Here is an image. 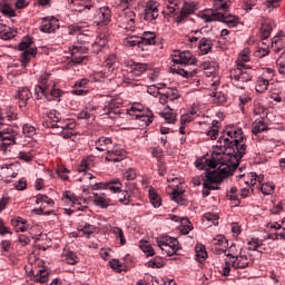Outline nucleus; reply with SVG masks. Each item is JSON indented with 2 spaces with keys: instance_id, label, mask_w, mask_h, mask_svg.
I'll list each match as a JSON object with an SVG mask.
<instances>
[{
  "instance_id": "9b49d317",
  "label": "nucleus",
  "mask_w": 285,
  "mask_h": 285,
  "mask_svg": "<svg viewBox=\"0 0 285 285\" xmlns=\"http://www.w3.org/2000/svg\"><path fill=\"white\" fill-rule=\"evenodd\" d=\"M115 63H117V56L110 55L105 65L102 66V69L100 71V77H110L111 72H115Z\"/></svg>"
},
{
  "instance_id": "f704fd0d",
  "label": "nucleus",
  "mask_w": 285,
  "mask_h": 285,
  "mask_svg": "<svg viewBox=\"0 0 285 285\" xmlns=\"http://www.w3.org/2000/svg\"><path fill=\"white\" fill-rule=\"evenodd\" d=\"M107 190H110L111 193H121V183L119 179H111L109 183H107Z\"/></svg>"
},
{
  "instance_id": "72a5a7b5",
  "label": "nucleus",
  "mask_w": 285,
  "mask_h": 285,
  "mask_svg": "<svg viewBox=\"0 0 285 285\" xmlns=\"http://www.w3.org/2000/svg\"><path fill=\"white\" fill-rule=\"evenodd\" d=\"M0 12L4 14L6 17H16L17 14L14 13V10L9 7L3 0L0 2Z\"/></svg>"
},
{
  "instance_id": "2eb2a0df",
  "label": "nucleus",
  "mask_w": 285,
  "mask_h": 285,
  "mask_svg": "<svg viewBox=\"0 0 285 285\" xmlns=\"http://www.w3.org/2000/svg\"><path fill=\"white\" fill-rule=\"evenodd\" d=\"M125 158H126V151L116 149V150L107 151L106 160L114 161V164H117L119 161H124Z\"/></svg>"
},
{
  "instance_id": "ea45409f",
  "label": "nucleus",
  "mask_w": 285,
  "mask_h": 285,
  "mask_svg": "<svg viewBox=\"0 0 285 285\" xmlns=\"http://www.w3.org/2000/svg\"><path fill=\"white\" fill-rule=\"evenodd\" d=\"M212 97L214 104H224V101H226V95H224L222 91H218L217 89L212 92Z\"/></svg>"
},
{
  "instance_id": "79ce46f5",
  "label": "nucleus",
  "mask_w": 285,
  "mask_h": 285,
  "mask_svg": "<svg viewBox=\"0 0 285 285\" xmlns=\"http://www.w3.org/2000/svg\"><path fill=\"white\" fill-rule=\"evenodd\" d=\"M258 52L261 57H266V55L271 52V48L268 47V40L262 39V42L258 45Z\"/></svg>"
},
{
  "instance_id": "7c9ffc66",
  "label": "nucleus",
  "mask_w": 285,
  "mask_h": 285,
  "mask_svg": "<svg viewBox=\"0 0 285 285\" xmlns=\"http://www.w3.org/2000/svg\"><path fill=\"white\" fill-rule=\"evenodd\" d=\"M271 32H273V24L263 23L261 26V38L263 41H266V39H268V37H271Z\"/></svg>"
},
{
  "instance_id": "4468645a",
  "label": "nucleus",
  "mask_w": 285,
  "mask_h": 285,
  "mask_svg": "<svg viewBox=\"0 0 285 285\" xmlns=\"http://www.w3.org/2000/svg\"><path fill=\"white\" fill-rule=\"evenodd\" d=\"M36 204H40V208L33 209V212H36V215H39V213H43V210H46V206H55V200L46 195H39Z\"/></svg>"
},
{
  "instance_id": "338daca9",
  "label": "nucleus",
  "mask_w": 285,
  "mask_h": 285,
  "mask_svg": "<svg viewBox=\"0 0 285 285\" xmlns=\"http://www.w3.org/2000/svg\"><path fill=\"white\" fill-rule=\"evenodd\" d=\"M109 264L114 271L121 273V262L119 259H112Z\"/></svg>"
},
{
  "instance_id": "393cba45",
  "label": "nucleus",
  "mask_w": 285,
  "mask_h": 285,
  "mask_svg": "<svg viewBox=\"0 0 285 285\" xmlns=\"http://www.w3.org/2000/svg\"><path fill=\"white\" fill-rule=\"evenodd\" d=\"M250 61V50L249 49H244L236 61V68H244V63H248Z\"/></svg>"
},
{
  "instance_id": "0e129e2a",
  "label": "nucleus",
  "mask_w": 285,
  "mask_h": 285,
  "mask_svg": "<svg viewBox=\"0 0 285 285\" xmlns=\"http://www.w3.org/2000/svg\"><path fill=\"white\" fill-rule=\"evenodd\" d=\"M94 230H95V227H94L92 225H90V224H86V225L82 227V229H81V232L83 233V235L87 236V239H90V235H92Z\"/></svg>"
},
{
  "instance_id": "13d9d810",
  "label": "nucleus",
  "mask_w": 285,
  "mask_h": 285,
  "mask_svg": "<svg viewBox=\"0 0 285 285\" xmlns=\"http://www.w3.org/2000/svg\"><path fill=\"white\" fill-rule=\"evenodd\" d=\"M100 19H102V23H108L110 21V10L107 8L100 9Z\"/></svg>"
},
{
  "instance_id": "ddd939ff",
  "label": "nucleus",
  "mask_w": 285,
  "mask_h": 285,
  "mask_svg": "<svg viewBox=\"0 0 285 285\" xmlns=\"http://www.w3.org/2000/svg\"><path fill=\"white\" fill-rule=\"evenodd\" d=\"M122 28L126 30H135V11L126 10L124 17L121 18Z\"/></svg>"
},
{
  "instance_id": "cd10ccee",
  "label": "nucleus",
  "mask_w": 285,
  "mask_h": 285,
  "mask_svg": "<svg viewBox=\"0 0 285 285\" xmlns=\"http://www.w3.org/2000/svg\"><path fill=\"white\" fill-rule=\"evenodd\" d=\"M248 250H257L258 253H264L266 250V247H264V243H259V238H252L248 242Z\"/></svg>"
},
{
  "instance_id": "dca6fc26",
  "label": "nucleus",
  "mask_w": 285,
  "mask_h": 285,
  "mask_svg": "<svg viewBox=\"0 0 285 285\" xmlns=\"http://www.w3.org/2000/svg\"><path fill=\"white\" fill-rule=\"evenodd\" d=\"M232 266L233 268H248V266H250V257L240 254L234 258Z\"/></svg>"
},
{
  "instance_id": "f8f14e48",
  "label": "nucleus",
  "mask_w": 285,
  "mask_h": 285,
  "mask_svg": "<svg viewBox=\"0 0 285 285\" xmlns=\"http://www.w3.org/2000/svg\"><path fill=\"white\" fill-rule=\"evenodd\" d=\"M159 17V9H157V2L150 0L145 7L146 21H155Z\"/></svg>"
},
{
  "instance_id": "69168bd1",
  "label": "nucleus",
  "mask_w": 285,
  "mask_h": 285,
  "mask_svg": "<svg viewBox=\"0 0 285 285\" xmlns=\"http://www.w3.org/2000/svg\"><path fill=\"white\" fill-rule=\"evenodd\" d=\"M19 159H21L22 161H27V164H28V163L32 161V159H35V157L30 153L20 151Z\"/></svg>"
},
{
  "instance_id": "de8ad7c7",
  "label": "nucleus",
  "mask_w": 285,
  "mask_h": 285,
  "mask_svg": "<svg viewBox=\"0 0 285 285\" xmlns=\"http://www.w3.org/2000/svg\"><path fill=\"white\" fill-rule=\"evenodd\" d=\"M63 256H65L67 264H71L72 266H75V264H77V254H75L73 252H71V250L65 252Z\"/></svg>"
},
{
  "instance_id": "a18cd8bd",
  "label": "nucleus",
  "mask_w": 285,
  "mask_h": 285,
  "mask_svg": "<svg viewBox=\"0 0 285 285\" xmlns=\"http://www.w3.org/2000/svg\"><path fill=\"white\" fill-rule=\"evenodd\" d=\"M63 132H62V137L65 139H70V137H72V128H75V124L70 122V124H67L65 126L61 127Z\"/></svg>"
},
{
  "instance_id": "e2e57ef3",
  "label": "nucleus",
  "mask_w": 285,
  "mask_h": 285,
  "mask_svg": "<svg viewBox=\"0 0 285 285\" xmlns=\"http://www.w3.org/2000/svg\"><path fill=\"white\" fill-rule=\"evenodd\" d=\"M14 32L10 31V28H4L2 35H0V39L8 41V39H13Z\"/></svg>"
},
{
  "instance_id": "2f4dec72",
  "label": "nucleus",
  "mask_w": 285,
  "mask_h": 285,
  "mask_svg": "<svg viewBox=\"0 0 285 285\" xmlns=\"http://www.w3.org/2000/svg\"><path fill=\"white\" fill-rule=\"evenodd\" d=\"M171 70L176 72L177 75H180V77H194L197 75V70L190 71L188 69H184L180 67H176L175 65L171 66Z\"/></svg>"
},
{
  "instance_id": "4c0bfd02",
  "label": "nucleus",
  "mask_w": 285,
  "mask_h": 285,
  "mask_svg": "<svg viewBox=\"0 0 285 285\" xmlns=\"http://www.w3.org/2000/svg\"><path fill=\"white\" fill-rule=\"evenodd\" d=\"M171 199H174V202H176V204H180V206H184V204L186 203V199H184V193L174 189L171 193Z\"/></svg>"
},
{
  "instance_id": "c9c22d12",
  "label": "nucleus",
  "mask_w": 285,
  "mask_h": 285,
  "mask_svg": "<svg viewBox=\"0 0 285 285\" xmlns=\"http://www.w3.org/2000/svg\"><path fill=\"white\" fill-rule=\"evenodd\" d=\"M140 248L142 253H146L147 257L155 256V249L153 248V245H150L148 242H140Z\"/></svg>"
},
{
  "instance_id": "4d7b16f0",
  "label": "nucleus",
  "mask_w": 285,
  "mask_h": 285,
  "mask_svg": "<svg viewBox=\"0 0 285 285\" xmlns=\"http://www.w3.org/2000/svg\"><path fill=\"white\" fill-rule=\"evenodd\" d=\"M48 97H49L48 101H52V99H57V98L61 97V90L55 89V88H51V89L49 88Z\"/></svg>"
},
{
  "instance_id": "3c124183",
  "label": "nucleus",
  "mask_w": 285,
  "mask_h": 285,
  "mask_svg": "<svg viewBox=\"0 0 285 285\" xmlns=\"http://www.w3.org/2000/svg\"><path fill=\"white\" fill-rule=\"evenodd\" d=\"M266 130V124L259 120L252 129L253 135H259V132H264Z\"/></svg>"
},
{
  "instance_id": "c756f323",
  "label": "nucleus",
  "mask_w": 285,
  "mask_h": 285,
  "mask_svg": "<svg viewBox=\"0 0 285 285\" xmlns=\"http://www.w3.org/2000/svg\"><path fill=\"white\" fill-rule=\"evenodd\" d=\"M155 39H157L155 33L145 32L144 37L140 38V46H155Z\"/></svg>"
},
{
  "instance_id": "5701e85b",
  "label": "nucleus",
  "mask_w": 285,
  "mask_h": 285,
  "mask_svg": "<svg viewBox=\"0 0 285 285\" xmlns=\"http://www.w3.org/2000/svg\"><path fill=\"white\" fill-rule=\"evenodd\" d=\"M285 48V37L284 36H275L272 39V50L275 52H282Z\"/></svg>"
},
{
  "instance_id": "7ed1b4c3",
  "label": "nucleus",
  "mask_w": 285,
  "mask_h": 285,
  "mask_svg": "<svg viewBox=\"0 0 285 285\" xmlns=\"http://www.w3.org/2000/svg\"><path fill=\"white\" fill-rule=\"evenodd\" d=\"M203 19L206 21V23H210L212 21H222L223 23H226L228 28H235L239 24V18L237 16L219 12H214L210 16L203 14Z\"/></svg>"
},
{
  "instance_id": "09e8293b",
  "label": "nucleus",
  "mask_w": 285,
  "mask_h": 285,
  "mask_svg": "<svg viewBox=\"0 0 285 285\" xmlns=\"http://www.w3.org/2000/svg\"><path fill=\"white\" fill-rule=\"evenodd\" d=\"M281 0H265V10L273 12V9L279 8Z\"/></svg>"
},
{
  "instance_id": "bf43d9fd",
  "label": "nucleus",
  "mask_w": 285,
  "mask_h": 285,
  "mask_svg": "<svg viewBox=\"0 0 285 285\" xmlns=\"http://www.w3.org/2000/svg\"><path fill=\"white\" fill-rule=\"evenodd\" d=\"M222 253H225V255L227 257H230L232 259H235L237 256L235 255V244H232L229 249H224V248H220L219 249Z\"/></svg>"
},
{
  "instance_id": "6e6d98bb",
  "label": "nucleus",
  "mask_w": 285,
  "mask_h": 285,
  "mask_svg": "<svg viewBox=\"0 0 285 285\" xmlns=\"http://www.w3.org/2000/svg\"><path fill=\"white\" fill-rule=\"evenodd\" d=\"M261 190L263 195H273V193L275 191V185H271L268 183L263 184Z\"/></svg>"
},
{
  "instance_id": "58836bf2",
  "label": "nucleus",
  "mask_w": 285,
  "mask_h": 285,
  "mask_svg": "<svg viewBox=\"0 0 285 285\" xmlns=\"http://www.w3.org/2000/svg\"><path fill=\"white\" fill-rule=\"evenodd\" d=\"M40 30L41 32H49V33L55 32V27L52 26V21L43 18Z\"/></svg>"
},
{
  "instance_id": "49530a36",
  "label": "nucleus",
  "mask_w": 285,
  "mask_h": 285,
  "mask_svg": "<svg viewBox=\"0 0 285 285\" xmlns=\"http://www.w3.org/2000/svg\"><path fill=\"white\" fill-rule=\"evenodd\" d=\"M111 233H114V235H116V237L120 239L121 246H126V237L124 236V230L121 229V227H114L111 229Z\"/></svg>"
},
{
  "instance_id": "f257e3e1",
  "label": "nucleus",
  "mask_w": 285,
  "mask_h": 285,
  "mask_svg": "<svg viewBox=\"0 0 285 285\" xmlns=\"http://www.w3.org/2000/svg\"><path fill=\"white\" fill-rule=\"evenodd\" d=\"M238 132H242V129L234 131L235 139L232 141L229 138L219 137L218 144L220 145H217V148L223 153V156L205 160L209 168H216L213 171H206L207 181H223L237 170L242 157L246 155V144H242L237 139Z\"/></svg>"
},
{
  "instance_id": "c03bdc74",
  "label": "nucleus",
  "mask_w": 285,
  "mask_h": 285,
  "mask_svg": "<svg viewBox=\"0 0 285 285\" xmlns=\"http://www.w3.org/2000/svg\"><path fill=\"white\" fill-rule=\"evenodd\" d=\"M268 86H269L268 79L261 78V79H258V85L256 86V91L261 92V94L266 92V90H268Z\"/></svg>"
},
{
  "instance_id": "473e14b6",
  "label": "nucleus",
  "mask_w": 285,
  "mask_h": 285,
  "mask_svg": "<svg viewBox=\"0 0 285 285\" xmlns=\"http://www.w3.org/2000/svg\"><path fill=\"white\" fill-rule=\"evenodd\" d=\"M149 199L154 208H159V206H161V197L157 195V191H155V189H149Z\"/></svg>"
},
{
  "instance_id": "603ef678",
  "label": "nucleus",
  "mask_w": 285,
  "mask_h": 285,
  "mask_svg": "<svg viewBox=\"0 0 285 285\" xmlns=\"http://www.w3.org/2000/svg\"><path fill=\"white\" fill-rule=\"evenodd\" d=\"M204 219H206V222H212L214 226H219V222H218L219 215L217 214H210V213L205 214Z\"/></svg>"
},
{
  "instance_id": "a878e982",
  "label": "nucleus",
  "mask_w": 285,
  "mask_h": 285,
  "mask_svg": "<svg viewBox=\"0 0 285 285\" xmlns=\"http://www.w3.org/2000/svg\"><path fill=\"white\" fill-rule=\"evenodd\" d=\"M96 148L99 150V153H104L105 150L108 151V148H110V146H112V139L110 138H99L97 141H96Z\"/></svg>"
},
{
  "instance_id": "f03ea898",
  "label": "nucleus",
  "mask_w": 285,
  "mask_h": 285,
  "mask_svg": "<svg viewBox=\"0 0 285 285\" xmlns=\"http://www.w3.org/2000/svg\"><path fill=\"white\" fill-rule=\"evenodd\" d=\"M229 77L233 80V85L236 86V88H240V90H244L246 87H248V83H250L253 77L246 69H242V67H235L229 71Z\"/></svg>"
},
{
  "instance_id": "20e7f679",
  "label": "nucleus",
  "mask_w": 285,
  "mask_h": 285,
  "mask_svg": "<svg viewBox=\"0 0 285 285\" xmlns=\"http://www.w3.org/2000/svg\"><path fill=\"white\" fill-rule=\"evenodd\" d=\"M156 242L157 246H159L160 249L168 255V257H173V255H175V253H177V250L180 248L179 240H177V238L165 236L157 238Z\"/></svg>"
},
{
  "instance_id": "052dcab7",
  "label": "nucleus",
  "mask_w": 285,
  "mask_h": 285,
  "mask_svg": "<svg viewBox=\"0 0 285 285\" xmlns=\"http://www.w3.org/2000/svg\"><path fill=\"white\" fill-rule=\"evenodd\" d=\"M169 101H175V99H179V91L177 89H168V91L165 94Z\"/></svg>"
},
{
  "instance_id": "8fccbe9b",
  "label": "nucleus",
  "mask_w": 285,
  "mask_h": 285,
  "mask_svg": "<svg viewBox=\"0 0 285 285\" xmlns=\"http://www.w3.org/2000/svg\"><path fill=\"white\" fill-rule=\"evenodd\" d=\"M118 202L120 204H124L125 206H128L130 204V191L125 190L118 196Z\"/></svg>"
},
{
  "instance_id": "1a4fd4ad",
  "label": "nucleus",
  "mask_w": 285,
  "mask_h": 285,
  "mask_svg": "<svg viewBox=\"0 0 285 285\" xmlns=\"http://www.w3.org/2000/svg\"><path fill=\"white\" fill-rule=\"evenodd\" d=\"M48 77H50V75H45L40 78V85L36 87L37 99H41V95H43L46 99H50V96H48V90L50 89V86L48 85Z\"/></svg>"
},
{
  "instance_id": "aec40b11",
  "label": "nucleus",
  "mask_w": 285,
  "mask_h": 285,
  "mask_svg": "<svg viewBox=\"0 0 285 285\" xmlns=\"http://www.w3.org/2000/svg\"><path fill=\"white\" fill-rule=\"evenodd\" d=\"M30 275L33 277V282H38L39 284H46L48 282V271L46 269H31Z\"/></svg>"
},
{
  "instance_id": "864d4df0",
  "label": "nucleus",
  "mask_w": 285,
  "mask_h": 285,
  "mask_svg": "<svg viewBox=\"0 0 285 285\" xmlns=\"http://www.w3.org/2000/svg\"><path fill=\"white\" fill-rule=\"evenodd\" d=\"M125 46H129L130 48H134V46H141V40L137 37H130L125 39Z\"/></svg>"
},
{
  "instance_id": "c85d7f7f",
  "label": "nucleus",
  "mask_w": 285,
  "mask_h": 285,
  "mask_svg": "<svg viewBox=\"0 0 285 285\" xmlns=\"http://www.w3.org/2000/svg\"><path fill=\"white\" fill-rule=\"evenodd\" d=\"M195 250H196L197 262H199L200 264L205 262L206 257H208V253H206V247L199 244V245H196Z\"/></svg>"
},
{
  "instance_id": "0eeeda50",
  "label": "nucleus",
  "mask_w": 285,
  "mask_h": 285,
  "mask_svg": "<svg viewBox=\"0 0 285 285\" xmlns=\"http://www.w3.org/2000/svg\"><path fill=\"white\" fill-rule=\"evenodd\" d=\"M69 35H77L79 43H86L90 38V29L86 24L69 26Z\"/></svg>"
},
{
  "instance_id": "a211bd4d",
  "label": "nucleus",
  "mask_w": 285,
  "mask_h": 285,
  "mask_svg": "<svg viewBox=\"0 0 285 285\" xmlns=\"http://www.w3.org/2000/svg\"><path fill=\"white\" fill-rule=\"evenodd\" d=\"M0 141L2 146H12L14 145V134L12 129L1 130L0 131Z\"/></svg>"
},
{
  "instance_id": "9d476101",
  "label": "nucleus",
  "mask_w": 285,
  "mask_h": 285,
  "mask_svg": "<svg viewBox=\"0 0 285 285\" xmlns=\"http://www.w3.org/2000/svg\"><path fill=\"white\" fill-rule=\"evenodd\" d=\"M127 115H130V117H135L136 119H147V124H153V111H148V114H146L137 106H131L130 109L127 110Z\"/></svg>"
},
{
  "instance_id": "412c9836",
  "label": "nucleus",
  "mask_w": 285,
  "mask_h": 285,
  "mask_svg": "<svg viewBox=\"0 0 285 285\" xmlns=\"http://www.w3.org/2000/svg\"><path fill=\"white\" fill-rule=\"evenodd\" d=\"M16 99H20L19 106L20 108H24L28 99H30V89L26 87L20 88L16 95Z\"/></svg>"
},
{
  "instance_id": "39448f33",
  "label": "nucleus",
  "mask_w": 285,
  "mask_h": 285,
  "mask_svg": "<svg viewBox=\"0 0 285 285\" xmlns=\"http://www.w3.org/2000/svg\"><path fill=\"white\" fill-rule=\"evenodd\" d=\"M18 50L23 51L21 53V62L28 63L30 56L37 55V48H32V38L28 37L19 43Z\"/></svg>"
},
{
  "instance_id": "e433bc0d",
  "label": "nucleus",
  "mask_w": 285,
  "mask_h": 285,
  "mask_svg": "<svg viewBox=\"0 0 285 285\" xmlns=\"http://www.w3.org/2000/svg\"><path fill=\"white\" fill-rule=\"evenodd\" d=\"M181 226H180V233L181 235H188L190 230H193V223L190 220L183 218L181 220Z\"/></svg>"
},
{
  "instance_id": "f3484780",
  "label": "nucleus",
  "mask_w": 285,
  "mask_h": 285,
  "mask_svg": "<svg viewBox=\"0 0 285 285\" xmlns=\"http://www.w3.org/2000/svg\"><path fill=\"white\" fill-rule=\"evenodd\" d=\"M94 204L99 206L100 208H108L110 206V198L106 195V193H94Z\"/></svg>"
},
{
  "instance_id": "37998d69",
  "label": "nucleus",
  "mask_w": 285,
  "mask_h": 285,
  "mask_svg": "<svg viewBox=\"0 0 285 285\" xmlns=\"http://www.w3.org/2000/svg\"><path fill=\"white\" fill-rule=\"evenodd\" d=\"M214 246H222L223 249L228 248V240L226 237L219 235L213 239Z\"/></svg>"
},
{
  "instance_id": "423d86ee",
  "label": "nucleus",
  "mask_w": 285,
  "mask_h": 285,
  "mask_svg": "<svg viewBox=\"0 0 285 285\" xmlns=\"http://www.w3.org/2000/svg\"><path fill=\"white\" fill-rule=\"evenodd\" d=\"M148 70V65L141 62H132L127 66V79L129 81H137Z\"/></svg>"
},
{
  "instance_id": "6ab92c4d",
  "label": "nucleus",
  "mask_w": 285,
  "mask_h": 285,
  "mask_svg": "<svg viewBox=\"0 0 285 285\" xmlns=\"http://www.w3.org/2000/svg\"><path fill=\"white\" fill-rule=\"evenodd\" d=\"M195 10H197L195 4L186 3L181 9L180 14L176 18V23H184L186 17H188V14H193Z\"/></svg>"
},
{
  "instance_id": "b1692460",
  "label": "nucleus",
  "mask_w": 285,
  "mask_h": 285,
  "mask_svg": "<svg viewBox=\"0 0 285 285\" xmlns=\"http://www.w3.org/2000/svg\"><path fill=\"white\" fill-rule=\"evenodd\" d=\"M198 49L202 55H208V52L213 50V40H210V38H202L199 40Z\"/></svg>"
},
{
  "instance_id": "a19ab883",
  "label": "nucleus",
  "mask_w": 285,
  "mask_h": 285,
  "mask_svg": "<svg viewBox=\"0 0 285 285\" xmlns=\"http://www.w3.org/2000/svg\"><path fill=\"white\" fill-rule=\"evenodd\" d=\"M77 52H83V48L81 47H72L71 55L73 63H81L86 57H77Z\"/></svg>"
},
{
  "instance_id": "5fc2aeb1",
  "label": "nucleus",
  "mask_w": 285,
  "mask_h": 285,
  "mask_svg": "<svg viewBox=\"0 0 285 285\" xmlns=\"http://www.w3.org/2000/svg\"><path fill=\"white\" fill-rule=\"evenodd\" d=\"M37 129H35V127L33 126H30V125H24L23 127H22V132H23V135L26 136V137H35V135H36V131Z\"/></svg>"
},
{
  "instance_id": "774afa93",
  "label": "nucleus",
  "mask_w": 285,
  "mask_h": 285,
  "mask_svg": "<svg viewBox=\"0 0 285 285\" xmlns=\"http://www.w3.org/2000/svg\"><path fill=\"white\" fill-rule=\"evenodd\" d=\"M214 10H228V3L214 1Z\"/></svg>"
},
{
  "instance_id": "6e6552de",
  "label": "nucleus",
  "mask_w": 285,
  "mask_h": 285,
  "mask_svg": "<svg viewBox=\"0 0 285 285\" xmlns=\"http://www.w3.org/2000/svg\"><path fill=\"white\" fill-rule=\"evenodd\" d=\"M173 62L179 66H195L197 63V59L193 57L190 51H174Z\"/></svg>"
},
{
  "instance_id": "4be33fe9",
  "label": "nucleus",
  "mask_w": 285,
  "mask_h": 285,
  "mask_svg": "<svg viewBox=\"0 0 285 285\" xmlns=\"http://www.w3.org/2000/svg\"><path fill=\"white\" fill-rule=\"evenodd\" d=\"M159 116L163 117L167 124H175V121H177V114L175 112V109L168 106L159 114Z\"/></svg>"
},
{
  "instance_id": "680f3d73",
  "label": "nucleus",
  "mask_w": 285,
  "mask_h": 285,
  "mask_svg": "<svg viewBox=\"0 0 285 285\" xmlns=\"http://www.w3.org/2000/svg\"><path fill=\"white\" fill-rule=\"evenodd\" d=\"M125 179H127V181H132L134 179H137V173L135 171V169L129 168L125 174H124Z\"/></svg>"
},
{
  "instance_id": "bb28decb",
  "label": "nucleus",
  "mask_w": 285,
  "mask_h": 285,
  "mask_svg": "<svg viewBox=\"0 0 285 285\" xmlns=\"http://www.w3.org/2000/svg\"><path fill=\"white\" fill-rule=\"evenodd\" d=\"M124 104V99L119 98V97H115L110 100V102L108 104V112H115V115H117V110H119V108H121Z\"/></svg>"
}]
</instances>
